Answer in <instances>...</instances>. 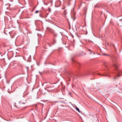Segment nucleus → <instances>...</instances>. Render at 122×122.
<instances>
[{
    "label": "nucleus",
    "instance_id": "1a4fd4ad",
    "mask_svg": "<svg viewBox=\"0 0 122 122\" xmlns=\"http://www.w3.org/2000/svg\"><path fill=\"white\" fill-rule=\"evenodd\" d=\"M38 12V10H37L36 11V12H35V13H37V12Z\"/></svg>",
    "mask_w": 122,
    "mask_h": 122
},
{
    "label": "nucleus",
    "instance_id": "dca6fc26",
    "mask_svg": "<svg viewBox=\"0 0 122 122\" xmlns=\"http://www.w3.org/2000/svg\"><path fill=\"white\" fill-rule=\"evenodd\" d=\"M15 106L16 107H16V106Z\"/></svg>",
    "mask_w": 122,
    "mask_h": 122
},
{
    "label": "nucleus",
    "instance_id": "7ed1b4c3",
    "mask_svg": "<svg viewBox=\"0 0 122 122\" xmlns=\"http://www.w3.org/2000/svg\"><path fill=\"white\" fill-rule=\"evenodd\" d=\"M108 65V63L106 62H104L103 63V65L104 66L106 67H107Z\"/></svg>",
    "mask_w": 122,
    "mask_h": 122
},
{
    "label": "nucleus",
    "instance_id": "f257e3e1",
    "mask_svg": "<svg viewBox=\"0 0 122 122\" xmlns=\"http://www.w3.org/2000/svg\"><path fill=\"white\" fill-rule=\"evenodd\" d=\"M113 66L115 68V70L118 72V76H115L114 79H115L118 77H120L121 75H120V73L121 71H119V65L117 63H115L114 64Z\"/></svg>",
    "mask_w": 122,
    "mask_h": 122
},
{
    "label": "nucleus",
    "instance_id": "20e7f679",
    "mask_svg": "<svg viewBox=\"0 0 122 122\" xmlns=\"http://www.w3.org/2000/svg\"><path fill=\"white\" fill-rule=\"evenodd\" d=\"M67 14V11L66 10H65L64 11V13H63V15L65 16H66Z\"/></svg>",
    "mask_w": 122,
    "mask_h": 122
},
{
    "label": "nucleus",
    "instance_id": "9b49d317",
    "mask_svg": "<svg viewBox=\"0 0 122 122\" xmlns=\"http://www.w3.org/2000/svg\"><path fill=\"white\" fill-rule=\"evenodd\" d=\"M42 94H45V93H43L42 92Z\"/></svg>",
    "mask_w": 122,
    "mask_h": 122
},
{
    "label": "nucleus",
    "instance_id": "9d476101",
    "mask_svg": "<svg viewBox=\"0 0 122 122\" xmlns=\"http://www.w3.org/2000/svg\"><path fill=\"white\" fill-rule=\"evenodd\" d=\"M104 76H107L108 75H104Z\"/></svg>",
    "mask_w": 122,
    "mask_h": 122
},
{
    "label": "nucleus",
    "instance_id": "423d86ee",
    "mask_svg": "<svg viewBox=\"0 0 122 122\" xmlns=\"http://www.w3.org/2000/svg\"><path fill=\"white\" fill-rule=\"evenodd\" d=\"M53 41L54 43H55L56 42V40L55 38L53 39Z\"/></svg>",
    "mask_w": 122,
    "mask_h": 122
},
{
    "label": "nucleus",
    "instance_id": "f03ea898",
    "mask_svg": "<svg viewBox=\"0 0 122 122\" xmlns=\"http://www.w3.org/2000/svg\"><path fill=\"white\" fill-rule=\"evenodd\" d=\"M47 30L49 31L50 32L54 34V36H57V34H55L54 33V31L51 28L49 27H47Z\"/></svg>",
    "mask_w": 122,
    "mask_h": 122
},
{
    "label": "nucleus",
    "instance_id": "6e6552de",
    "mask_svg": "<svg viewBox=\"0 0 122 122\" xmlns=\"http://www.w3.org/2000/svg\"><path fill=\"white\" fill-rule=\"evenodd\" d=\"M88 51H91V52L92 51V50H90V49H88Z\"/></svg>",
    "mask_w": 122,
    "mask_h": 122
},
{
    "label": "nucleus",
    "instance_id": "2eb2a0df",
    "mask_svg": "<svg viewBox=\"0 0 122 122\" xmlns=\"http://www.w3.org/2000/svg\"><path fill=\"white\" fill-rule=\"evenodd\" d=\"M45 91H46V90H47L46 89H45Z\"/></svg>",
    "mask_w": 122,
    "mask_h": 122
},
{
    "label": "nucleus",
    "instance_id": "0eeeda50",
    "mask_svg": "<svg viewBox=\"0 0 122 122\" xmlns=\"http://www.w3.org/2000/svg\"><path fill=\"white\" fill-rule=\"evenodd\" d=\"M103 55H104V56H108L109 55L107 54H106V53H105V54H104Z\"/></svg>",
    "mask_w": 122,
    "mask_h": 122
},
{
    "label": "nucleus",
    "instance_id": "4468645a",
    "mask_svg": "<svg viewBox=\"0 0 122 122\" xmlns=\"http://www.w3.org/2000/svg\"><path fill=\"white\" fill-rule=\"evenodd\" d=\"M92 53V52H90V53L91 54Z\"/></svg>",
    "mask_w": 122,
    "mask_h": 122
},
{
    "label": "nucleus",
    "instance_id": "f8f14e48",
    "mask_svg": "<svg viewBox=\"0 0 122 122\" xmlns=\"http://www.w3.org/2000/svg\"><path fill=\"white\" fill-rule=\"evenodd\" d=\"M39 73H40V74L41 75V72L40 71H39Z\"/></svg>",
    "mask_w": 122,
    "mask_h": 122
},
{
    "label": "nucleus",
    "instance_id": "f3484780",
    "mask_svg": "<svg viewBox=\"0 0 122 122\" xmlns=\"http://www.w3.org/2000/svg\"><path fill=\"white\" fill-rule=\"evenodd\" d=\"M51 91H49V92H51Z\"/></svg>",
    "mask_w": 122,
    "mask_h": 122
},
{
    "label": "nucleus",
    "instance_id": "ddd939ff",
    "mask_svg": "<svg viewBox=\"0 0 122 122\" xmlns=\"http://www.w3.org/2000/svg\"><path fill=\"white\" fill-rule=\"evenodd\" d=\"M22 103V104H25V103Z\"/></svg>",
    "mask_w": 122,
    "mask_h": 122
},
{
    "label": "nucleus",
    "instance_id": "39448f33",
    "mask_svg": "<svg viewBox=\"0 0 122 122\" xmlns=\"http://www.w3.org/2000/svg\"><path fill=\"white\" fill-rule=\"evenodd\" d=\"M79 112L81 113V111H80L79 109L77 107H76L75 108Z\"/></svg>",
    "mask_w": 122,
    "mask_h": 122
}]
</instances>
